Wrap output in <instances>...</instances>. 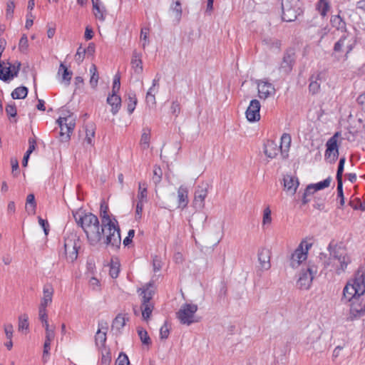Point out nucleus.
<instances>
[{"mask_svg":"<svg viewBox=\"0 0 365 365\" xmlns=\"http://www.w3.org/2000/svg\"><path fill=\"white\" fill-rule=\"evenodd\" d=\"M75 220L85 232L88 242L91 245H96L101 240L105 245V239L109 234L108 230L100 225L98 218L91 212H77L73 215Z\"/></svg>","mask_w":365,"mask_h":365,"instance_id":"1","label":"nucleus"},{"mask_svg":"<svg viewBox=\"0 0 365 365\" xmlns=\"http://www.w3.org/2000/svg\"><path fill=\"white\" fill-rule=\"evenodd\" d=\"M108 207L104 202L101 203L100 217L103 223V227L108 229L109 234L105 239V245L110 247L113 250L120 248L121 244V238L120 234V228L118 221L108 214Z\"/></svg>","mask_w":365,"mask_h":365,"instance_id":"2","label":"nucleus"},{"mask_svg":"<svg viewBox=\"0 0 365 365\" xmlns=\"http://www.w3.org/2000/svg\"><path fill=\"white\" fill-rule=\"evenodd\" d=\"M329 262H326L325 267H328L331 264L332 267L337 274H340L345 271L347 265L351 263V259L346 248L336 244L333 245L331 242L329 245Z\"/></svg>","mask_w":365,"mask_h":365,"instance_id":"3","label":"nucleus"},{"mask_svg":"<svg viewBox=\"0 0 365 365\" xmlns=\"http://www.w3.org/2000/svg\"><path fill=\"white\" fill-rule=\"evenodd\" d=\"M365 292V272L359 269L351 282H349L343 290V297L348 302L357 300Z\"/></svg>","mask_w":365,"mask_h":365,"instance_id":"4","label":"nucleus"},{"mask_svg":"<svg viewBox=\"0 0 365 365\" xmlns=\"http://www.w3.org/2000/svg\"><path fill=\"white\" fill-rule=\"evenodd\" d=\"M356 38L350 32L345 31L334 43V53H344L345 58H348L349 54L356 46Z\"/></svg>","mask_w":365,"mask_h":365,"instance_id":"5","label":"nucleus"},{"mask_svg":"<svg viewBox=\"0 0 365 365\" xmlns=\"http://www.w3.org/2000/svg\"><path fill=\"white\" fill-rule=\"evenodd\" d=\"M198 309L197 305L195 304H184L181 306L176 317L182 324L190 325L197 320L195 319V313Z\"/></svg>","mask_w":365,"mask_h":365,"instance_id":"6","label":"nucleus"},{"mask_svg":"<svg viewBox=\"0 0 365 365\" xmlns=\"http://www.w3.org/2000/svg\"><path fill=\"white\" fill-rule=\"evenodd\" d=\"M56 123L60 127L59 139L61 142H68L71 138L76 123L73 115L65 117H59Z\"/></svg>","mask_w":365,"mask_h":365,"instance_id":"7","label":"nucleus"},{"mask_svg":"<svg viewBox=\"0 0 365 365\" xmlns=\"http://www.w3.org/2000/svg\"><path fill=\"white\" fill-rule=\"evenodd\" d=\"M283 21L291 22L294 21L300 13L298 0H283L282 1Z\"/></svg>","mask_w":365,"mask_h":365,"instance_id":"8","label":"nucleus"},{"mask_svg":"<svg viewBox=\"0 0 365 365\" xmlns=\"http://www.w3.org/2000/svg\"><path fill=\"white\" fill-rule=\"evenodd\" d=\"M340 133L336 132L327 142L324 157L329 163H334L339 157L338 138Z\"/></svg>","mask_w":365,"mask_h":365,"instance_id":"9","label":"nucleus"},{"mask_svg":"<svg viewBox=\"0 0 365 365\" xmlns=\"http://www.w3.org/2000/svg\"><path fill=\"white\" fill-rule=\"evenodd\" d=\"M317 272V268L314 265H309L305 271L299 273L297 281V287L300 289L307 290L310 288L314 276Z\"/></svg>","mask_w":365,"mask_h":365,"instance_id":"10","label":"nucleus"},{"mask_svg":"<svg viewBox=\"0 0 365 365\" xmlns=\"http://www.w3.org/2000/svg\"><path fill=\"white\" fill-rule=\"evenodd\" d=\"M64 255L67 261L73 262L78 257V250L79 248V240L75 237H67L64 240Z\"/></svg>","mask_w":365,"mask_h":365,"instance_id":"11","label":"nucleus"},{"mask_svg":"<svg viewBox=\"0 0 365 365\" xmlns=\"http://www.w3.org/2000/svg\"><path fill=\"white\" fill-rule=\"evenodd\" d=\"M208 188L209 185L207 182H202L196 187L193 200V206L195 209L202 210L204 208Z\"/></svg>","mask_w":365,"mask_h":365,"instance_id":"12","label":"nucleus"},{"mask_svg":"<svg viewBox=\"0 0 365 365\" xmlns=\"http://www.w3.org/2000/svg\"><path fill=\"white\" fill-rule=\"evenodd\" d=\"M302 242L295 251L292 254L290 257V266L292 268L298 267L307 258L308 250L312 246L311 244H306L305 250L303 248Z\"/></svg>","mask_w":365,"mask_h":365,"instance_id":"13","label":"nucleus"},{"mask_svg":"<svg viewBox=\"0 0 365 365\" xmlns=\"http://www.w3.org/2000/svg\"><path fill=\"white\" fill-rule=\"evenodd\" d=\"M296 59L295 52L293 48L287 49L283 56L279 70L285 74H288L292 70Z\"/></svg>","mask_w":365,"mask_h":365,"instance_id":"14","label":"nucleus"},{"mask_svg":"<svg viewBox=\"0 0 365 365\" xmlns=\"http://www.w3.org/2000/svg\"><path fill=\"white\" fill-rule=\"evenodd\" d=\"M260 103L257 99L252 100L245 112L246 118L250 122H256L260 119Z\"/></svg>","mask_w":365,"mask_h":365,"instance_id":"15","label":"nucleus"},{"mask_svg":"<svg viewBox=\"0 0 365 365\" xmlns=\"http://www.w3.org/2000/svg\"><path fill=\"white\" fill-rule=\"evenodd\" d=\"M3 62L0 61V79L4 81H7L16 77L20 70L21 63L16 62L14 65L8 66V71L4 73Z\"/></svg>","mask_w":365,"mask_h":365,"instance_id":"16","label":"nucleus"},{"mask_svg":"<svg viewBox=\"0 0 365 365\" xmlns=\"http://www.w3.org/2000/svg\"><path fill=\"white\" fill-rule=\"evenodd\" d=\"M271 252L269 249L262 248L258 251V261L262 270H268L271 267Z\"/></svg>","mask_w":365,"mask_h":365,"instance_id":"17","label":"nucleus"},{"mask_svg":"<svg viewBox=\"0 0 365 365\" xmlns=\"http://www.w3.org/2000/svg\"><path fill=\"white\" fill-rule=\"evenodd\" d=\"M274 86L266 81H260L258 83V93L260 98L266 99L274 93Z\"/></svg>","mask_w":365,"mask_h":365,"instance_id":"18","label":"nucleus"},{"mask_svg":"<svg viewBox=\"0 0 365 365\" xmlns=\"http://www.w3.org/2000/svg\"><path fill=\"white\" fill-rule=\"evenodd\" d=\"M359 299L353 300L351 308L350 314L351 319L361 317L365 314V302L364 303L359 302Z\"/></svg>","mask_w":365,"mask_h":365,"instance_id":"19","label":"nucleus"},{"mask_svg":"<svg viewBox=\"0 0 365 365\" xmlns=\"http://www.w3.org/2000/svg\"><path fill=\"white\" fill-rule=\"evenodd\" d=\"M283 180L284 189L290 194L294 195L299 184L298 179L292 175H286Z\"/></svg>","mask_w":365,"mask_h":365,"instance_id":"20","label":"nucleus"},{"mask_svg":"<svg viewBox=\"0 0 365 365\" xmlns=\"http://www.w3.org/2000/svg\"><path fill=\"white\" fill-rule=\"evenodd\" d=\"M279 150V147L273 140H268L264 143V153L269 158H274Z\"/></svg>","mask_w":365,"mask_h":365,"instance_id":"21","label":"nucleus"},{"mask_svg":"<svg viewBox=\"0 0 365 365\" xmlns=\"http://www.w3.org/2000/svg\"><path fill=\"white\" fill-rule=\"evenodd\" d=\"M53 292V288L51 284H45L43 288V297L39 306L47 307L52 302Z\"/></svg>","mask_w":365,"mask_h":365,"instance_id":"22","label":"nucleus"},{"mask_svg":"<svg viewBox=\"0 0 365 365\" xmlns=\"http://www.w3.org/2000/svg\"><path fill=\"white\" fill-rule=\"evenodd\" d=\"M188 200V190L186 187L181 185L178 190V207L184 209L187 206Z\"/></svg>","mask_w":365,"mask_h":365,"instance_id":"23","label":"nucleus"},{"mask_svg":"<svg viewBox=\"0 0 365 365\" xmlns=\"http://www.w3.org/2000/svg\"><path fill=\"white\" fill-rule=\"evenodd\" d=\"M141 53L137 52L135 50L133 52L131 59V66L134 72L137 74H140L143 72V62L141 60Z\"/></svg>","mask_w":365,"mask_h":365,"instance_id":"24","label":"nucleus"},{"mask_svg":"<svg viewBox=\"0 0 365 365\" xmlns=\"http://www.w3.org/2000/svg\"><path fill=\"white\" fill-rule=\"evenodd\" d=\"M292 142L291 135L288 133H284L281 137V143L279 146L283 158L288 156L287 152L290 148Z\"/></svg>","mask_w":365,"mask_h":365,"instance_id":"25","label":"nucleus"},{"mask_svg":"<svg viewBox=\"0 0 365 365\" xmlns=\"http://www.w3.org/2000/svg\"><path fill=\"white\" fill-rule=\"evenodd\" d=\"M107 103L112 107L111 112L113 115H115L121 106V98L119 96L115 93H112L107 98Z\"/></svg>","mask_w":365,"mask_h":365,"instance_id":"26","label":"nucleus"},{"mask_svg":"<svg viewBox=\"0 0 365 365\" xmlns=\"http://www.w3.org/2000/svg\"><path fill=\"white\" fill-rule=\"evenodd\" d=\"M129 320L127 314H118L114 319L112 324V329L120 332V329L124 327L126 322Z\"/></svg>","mask_w":365,"mask_h":365,"instance_id":"27","label":"nucleus"},{"mask_svg":"<svg viewBox=\"0 0 365 365\" xmlns=\"http://www.w3.org/2000/svg\"><path fill=\"white\" fill-rule=\"evenodd\" d=\"M100 0H92L93 14L96 19L103 21L105 20L106 9L103 6H101Z\"/></svg>","mask_w":365,"mask_h":365,"instance_id":"28","label":"nucleus"},{"mask_svg":"<svg viewBox=\"0 0 365 365\" xmlns=\"http://www.w3.org/2000/svg\"><path fill=\"white\" fill-rule=\"evenodd\" d=\"M319 79L320 73H317L316 76L312 75L309 78L310 83L309 85V90L313 95L317 93L320 90V84L318 83Z\"/></svg>","mask_w":365,"mask_h":365,"instance_id":"29","label":"nucleus"},{"mask_svg":"<svg viewBox=\"0 0 365 365\" xmlns=\"http://www.w3.org/2000/svg\"><path fill=\"white\" fill-rule=\"evenodd\" d=\"M25 208L29 215L35 214L36 209V202L34 194H29L27 195Z\"/></svg>","mask_w":365,"mask_h":365,"instance_id":"30","label":"nucleus"},{"mask_svg":"<svg viewBox=\"0 0 365 365\" xmlns=\"http://www.w3.org/2000/svg\"><path fill=\"white\" fill-rule=\"evenodd\" d=\"M331 22L332 26L335 27L337 30L341 31L342 33H344L346 31V22L341 19L339 15L334 16L331 19Z\"/></svg>","mask_w":365,"mask_h":365,"instance_id":"31","label":"nucleus"},{"mask_svg":"<svg viewBox=\"0 0 365 365\" xmlns=\"http://www.w3.org/2000/svg\"><path fill=\"white\" fill-rule=\"evenodd\" d=\"M61 71H63L62 81L65 82L66 86H68L70 84L73 73L72 71H68L63 63H61L58 74H60Z\"/></svg>","mask_w":365,"mask_h":365,"instance_id":"32","label":"nucleus"},{"mask_svg":"<svg viewBox=\"0 0 365 365\" xmlns=\"http://www.w3.org/2000/svg\"><path fill=\"white\" fill-rule=\"evenodd\" d=\"M148 197V185L145 182H140L138 183V201L146 202Z\"/></svg>","mask_w":365,"mask_h":365,"instance_id":"33","label":"nucleus"},{"mask_svg":"<svg viewBox=\"0 0 365 365\" xmlns=\"http://www.w3.org/2000/svg\"><path fill=\"white\" fill-rule=\"evenodd\" d=\"M28 88L26 86H20L15 88L11 93L13 99H24L27 96Z\"/></svg>","mask_w":365,"mask_h":365,"instance_id":"34","label":"nucleus"},{"mask_svg":"<svg viewBox=\"0 0 365 365\" xmlns=\"http://www.w3.org/2000/svg\"><path fill=\"white\" fill-rule=\"evenodd\" d=\"M317 8L322 16H325L330 9L329 0H319Z\"/></svg>","mask_w":365,"mask_h":365,"instance_id":"35","label":"nucleus"},{"mask_svg":"<svg viewBox=\"0 0 365 365\" xmlns=\"http://www.w3.org/2000/svg\"><path fill=\"white\" fill-rule=\"evenodd\" d=\"M150 130L149 128H143L140 138V145L143 149H147L150 145Z\"/></svg>","mask_w":365,"mask_h":365,"instance_id":"36","label":"nucleus"},{"mask_svg":"<svg viewBox=\"0 0 365 365\" xmlns=\"http://www.w3.org/2000/svg\"><path fill=\"white\" fill-rule=\"evenodd\" d=\"M170 9L173 11L175 19L179 21L182 16V6L180 0H173Z\"/></svg>","mask_w":365,"mask_h":365,"instance_id":"37","label":"nucleus"},{"mask_svg":"<svg viewBox=\"0 0 365 365\" xmlns=\"http://www.w3.org/2000/svg\"><path fill=\"white\" fill-rule=\"evenodd\" d=\"M90 73L91 74V79H90L91 86L93 88H96V87L98 85L99 76H98V73L97 67L96 66L95 64H92L91 65V66L90 68Z\"/></svg>","mask_w":365,"mask_h":365,"instance_id":"38","label":"nucleus"},{"mask_svg":"<svg viewBox=\"0 0 365 365\" xmlns=\"http://www.w3.org/2000/svg\"><path fill=\"white\" fill-rule=\"evenodd\" d=\"M138 292L140 295H142L144 294L147 297H149L150 299H152L153 294H154V289H153V283L149 282L148 283L145 287L143 288H140L138 290Z\"/></svg>","mask_w":365,"mask_h":365,"instance_id":"39","label":"nucleus"},{"mask_svg":"<svg viewBox=\"0 0 365 365\" xmlns=\"http://www.w3.org/2000/svg\"><path fill=\"white\" fill-rule=\"evenodd\" d=\"M158 81H159L158 79H154L153 81L152 86L149 88L148 91L147 92V94H146V101H147L148 103H151L153 105L155 104V94H153L152 92L154 90V88L156 86H158Z\"/></svg>","mask_w":365,"mask_h":365,"instance_id":"40","label":"nucleus"},{"mask_svg":"<svg viewBox=\"0 0 365 365\" xmlns=\"http://www.w3.org/2000/svg\"><path fill=\"white\" fill-rule=\"evenodd\" d=\"M137 98L134 93H128V112L131 114L135 108V106L137 104Z\"/></svg>","mask_w":365,"mask_h":365,"instance_id":"41","label":"nucleus"},{"mask_svg":"<svg viewBox=\"0 0 365 365\" xmlns=\"http://www.w3.org/2000/svg\"><path fill=\"white\" fill-rule=\"evenodd\" d=\"M153 308L154 306L153 304H144L140 306L142 316L145 320H148L150 317Z\"/></svg>","mask_w":365,"mask_h":365,"instance_id":"42","label":"nucleus"},{"mask_svg":"<svg viewBox=\"0 0 365 365\" xmlns=\"http://www.w3.org/2000/svg\"><path fill=\"white\" fill-rule=\"evenodd\" d=\"M29 317L24 314L19 317V331L27 330L29 329Z\"/></svg>","mask_w":365,"mask_h":365,"instance_id":"43","label":"nucleus"},{"mask_svg":"<svg viewBox=\"0 0 365 365\" xmlns=\"http://www.w3.org/2000/svg\"><path fill=\"white\" fill-rule=\"evenodd\" d=\"M102 358H101V364L102 365H110L111 361V354L110 352V349L107 347L103 348L101 350Z\"/></svg>","mask_w":365,"mask_h":365,"instance_id":"44","label":"nucleus"},{"mask_svg":"<svg viewBox=\"0 0 365 365\" xmlns=\"http://www.w3.org/2000/svg\"><path fill=\"white\" fill-rule=\"evenodd\" d=\"M96 344L97 346H101L103 348L106 347L105 346L106 341V333L101 331L100 329L98 330L96 337Z\"/></svg>","mask_w":365,"mask_h":365,"instance_id":"45","label":"nucleus"},{"mask_svg":"<svg viewBox=\"0 0 365 365\" xmlns=\"http://www.w3.org/2000/svg\"><path fill=\"white\" fill-rule=\"evenodd\" d=\"M345 161H346L345 157H342L339 160V165H338V169L336 171L337 182H342V175H343V172H344Z\"/></svg>","mask_w":365,"mask_h":365,"instance_id":"46","label":"nucleus"},{"mask_svg":"<svg viewBox=\"0 0 365 365\" xmlns=\"http://www.w3.org/2000/svg\"><path fill=\"white\" fill-rule=\"evenodd\" d=\"M138 334L140 339V341L143 344L150 345L151 344V339L148 334V332L144 329H138Z\"/></svg>","mask_w":365,"mask_h":365,"instance_id":"47","label":"nucleus"},{"mask_svg":"<svg viewBox=\"0 0 365 365\" xmlns=\"http://www.w3.org/2000/svg\"><path fill=\"white\" fill-rule=\"evenodd\" d=\"M153 173V175L152 177V180H153V182L155 185H157L161 181V179H162V175H163L162 169L159 166L155 165Z\"/></svg>","mask_w":365,"mask_h":365,"instance_id":"48","label":"nucleus"},{"mask_svg":"<svg viewBox=\"0 0 365 365\" xmlns=\"http://www.w3.org/2000/svg\"><path fill=\"white\" fill-rule=\"evenodd\" d=\"M331 181V178L328 177L327 179L324 180L323 181L319 182L315 184H312V185L314 186V189L317 191L322 189H324L326 187H328L330 185Z\"/></svg>","mask_w":365,"mask_h":365,"instance_id":"49","label":"nucleus"},{"mask_svg":"<svg viewBox=\"0 0 365 365\" xmlns=\"http://www.w3.org/2000/svg\"><path fill=\"white\" fill-rule=\"evenodd\" d=\"M119 272H120L119 263L118 262H112L110 267V270H109V274H110V277L113 279L117 278L118 276Z\"/></svg>","mask_w":365,"mask_h":365,"instance_id":"50","label":"nucleus"},{"mask_svg":"<svg viewBox=\"0 0 365 365\" xmlns=\"http://www.w3.org/2000/svg\"><path fill=\"white\" fill-rule=\"evenodd\" d=\"M28 38L26 34H23L19 43V49L21 53H26L28 49Z\"/></svg>","mask_w":365,"mask_h":365,"instance_id":"51","label":"nucleus"},{"mask_svg":"<svg viewBox=\"0 0 365 365\" xmlns=\"http://www.w3.org/2000/svg\"><path fill=\"white\" fill-rule=\"evenodd\" d=\"M6 113L9 118H15L16 116L17 110H16V107L14 103L8 104L6 106Z\"/></svg>","mask_w":365,"mask_h":365,"instance_id":"52","label":"nucleus"},{"mask_svg":"<svg viewBox=\"0 0 365 365\" xmlns=\"http://www.w3.org/2000/svg\"><path fill=\"white\" fill-rule=\"evenodd\" d=\"M169 334H170L169 327H168L167 322H165L164 323V324L160 327V339L163 340L168 339Z\"/></svg>","mask_w":365,"mask_h":365,"instance_id":"53","label":"nucleus"},{"mask_svg":"<svg viewBox=\"0 0 365 365\" xmlns=\"http://www.w3.org/2000/svg\"><path fill=\"white\" fill-rule=\"evenodd\" d=\"M120 88V77L118 74L114 76L112 88V93L117 94Z\"/></svg>","mask_w":365,"mask_h":365,"instance_id":"54","label":"nucleus"},{"mask_svg":"<svg viewBox=\"0 0 365 365\" xmlns=\"http://www.w3.org/2000/svg\"><path fill=\"white\" fill-rule=\"evenodd\" d=\"M51 349V341H45L43 344V351L42 360L43 363H46L48 361V356L49 355V351Z\"/></svg>","mask_w":365,"mask_h":365,"instance_id":"55","label":"nucleus"},{"mask_svg":"<svg viewBox=\"0 0 365 365\" xmlns=\"http://www.w3.org/2000/svg\"><path fill=\"white\" fill-rule=\"evenodd\" d=\"M129 364L130 361L128 356L121 352L115 361V365H129Z\"/></svg>","mask_w":365,"mask_h":365,"instance_id":"56","label":"nucleus"},{"mask_svg":"<svg viewBox=\"0 0 365 365\" xmlns=\"http://www.w3.org/2000/svg\"><path fill=\"white\" fill-rule=\"evenodd\" d=\"M349 204L354 210H365V205L361 203L359 199L351 200Z\"/></svg>","mask_w":365,"mask_h":365,"instance_id":"57","label":"nucleus"},{"mask_svg":"<svg viewBox=\"0 0 365 365\" xmlns=\"http://www.w3.org/2000/svg\"><path fill=\"white\" fill-rule=\"evenodd\" d=\"M271 210L269 209V207H267L264 210L262 223L263 225H266L271 223Z\"/></svg>","mask_w":365,"mask_h":365,"instance_id":"58","label":"nucleus"},{"mask_svg":"<svg viewBox=\"0 0 365 365\" xmlns=\"http://www.w3.org/2000/svg\"><path fill=\"white\" fill-rule=\"evenodd\" d=\"M337 195L340 199V205L343 206L344 205V197L343 192V182H337Z\"/></svg>","mask_w":365,"mask_h":365,"instance_id":"59","label":"nucleus"},{"mask_svg":"<svg viewBox=\"0 0 365 365\" xmlns=\"http://www.w3.org/2000/svg\"><path fill=\"white\" fill-rule=\"evenodd\" d=\"M11 168H12V174H13L14 177H17L19 174V161L16 158H11Z\"/></svg>","mask_w":365,"mask_h":365,"instance_id":"60","label":"nucleus"},{"mask_svg":"<svg viewBox=\"0 0 365 365\" xmlns=\"http://www.w3.org/2000/svg\"><path fill=\"white\" fill-rule=\"evenodd\" d=\"M4 332L7 339H12L14 327L11 324H6L4 325Z\"/></svg>","mask_w":365,"mask_h":365,"instance_id":"61","label":"nucleus"},{"mask_svg":"<svg viewBox=\"0 0 365 365\" xmlns=\"http://www.w3.org/2000/svg\"><path fill=\"white\" fill-rule=\"evenodd\" d=\"M55 337V327L46 330L45 341H52Z\"/></svg>","mask_w":365,"mask_h":365,"instance_id":"62","label":"nucleus"},{"mask_svg":"<svg viewBox=\"0 0 365 365\" xmlns=\"http://www.w3.org/2000/svg\"><path fill=\"white\" fill-rule=\"evenodd\" d=\"M153 266L154 272H158L160 270L161 266V260L160 258L158 256H154L153 257Z\"/></svg>","mask_w":365,"mask_h":365,"instance_id":"63","label":"nucleus"},{"mask_svg":"<svg viewBox=\"0 0 365 365\" xmlns=\"http://www.w3.org/2000/svg\"><path fill=\"white\" fill-rule=\"evenodd\" d=\"M38 317L41 322L48 319V315L46 312V307H38Z\"/></svg>","mask_w":365,"mask_h":365,"instance_id":"64","label":"nucleus"}]
</instances>
